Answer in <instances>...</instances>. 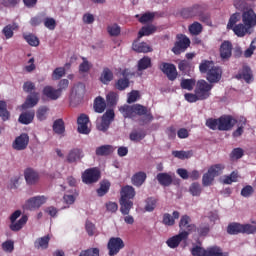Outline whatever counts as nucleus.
I'll return each mask as SVG.
<instances>
[{"label":"nucleus","instance_id":"nucleus-20","mask_svg":"<svg viewBox=\"0 0 256 256\" xmlns=\"http://www.w3.org/2000/svg\"><path fill=\"white\" fill-rule=\"evenodd\" d=\"M24 178L27 185H37L39 183V172L33 170L32 168H27L24 171Z\"/></svg>","mask_w":256,"mask_h":256},{"label":"nucleus","instance_id":"nucleus-57","mask_svg":"<svg viewBox=\"0 0 256 256\" xmlns=\"http://www.w3.org/2000/svg\"><path fill=\"white\" fill-rule=\"evenodd\" d=\"M43 23L44 27H46V29H49V31H55V28L57 27V21L51 17H46L43 20Z\"/></svg>","mask_w":256,"mask_h":256},{"label":"nucleus","instance_id":"nucleus-46","mask_svg":"<svg viewBox=\"0 0 256 256\" xmlns=\"http://www.w3.org/2000/svg\"><path fill=\"white\" fill-rule=\"evenodd\" d=\"M152 66L151 58L149 56H144L138 61V71H145V69H149Z\"/></svg>","mask_w":256,"mask_h":256},{"label":"nucleus","instance_id":"nucleus-56","mask_svg":"<svg viewBox=\"0 0 256 256\" xmlns=\"http://www.w3.org/2000/svg\"><path fill=\"white\" fill-rule=\"evenodd\" d=\"M215 181V178L213 177V175L207 171L206 173H204L203 177H202V185L204 187H211V184Z\"/></svg>","mask_w":256,"mask_h":256},{"label":"nucleus","instance_id":"nucleus-11","mask_svg":"<svg viewBox=\"0 0 256 256\" xmlns=\"http://www.w3.org/2000/svg\"><path fill=\"white\" fill-rule=\"evenodd\" d=\"M115 120V111L113 109L107 110L103 116L101 123L97 125L98 131H107L109 127L111 126V123Z\"/></svg>","mask_w":256,"mask_h":256},{"label":"nucleus","instance_id":"nucleus-61","mask_svg":"<svg viewBox=\"0 0 256 256\" xmlns=\"http://www.w3.org/2000/svg\"><path fill=\"white\" fill-rule=\"evenodd\" d=\"M61 77H65V69L63 67H58V68L54 69V71L52 73V79L54 81H59V79H61Z\"/></svg>","mask_w":256,"mask_h":256},{"label":"nucleus","instance_id":"nucleus-27","mask_svg":"<svg viewBox=\"0 0 256 256\" xmlns=\"http://www.w3.org/2000/svg\"><path fill=\"white\" fill-rule=\"evenodd\" d=\"M33 119H35V110L26 111L20 114L18 121L22 125H29L33 123Z\"/></svg>","mask_w":256,"mask_h":256},{"label":"nucleus","instance_id":"nucleus-38","mask_svg":"<svg viewBox=\"0 0 256 256\" xmlns=\"http://www.w3.org/2000/svg\"><path fill=\"white\" fill-rule=\"evenodd\" d=\"M0 118L2 121H9L11 119V113L7 110V102L0 100Z\"/></svg>","mask_w":256,"mask_h":256},{"label":"nucleus","instance_id":"nucleus-13","mask_svg":"<svg viewBox=\"0 0 256 256\" xmlns=\"http://www.w3.org/2000/svg\"><path fill=\"white\" fill-rule=\"evenodd\" d=\"M242 23L249 27L250 29H255L256 27V13L252 8L246 9L242 13Z\"/></svg>","mask_w":256,"mask_h":256},{"label":"nucleus","instance_id":"nucleus-58","mask_svg":"<svg viewBox=\"0 0 256 256\" xmlns=\"http://www.w3.org/2000/svg\"><path fill=\"white\" fill-rule=\"evenodd\" d=\"M240 19L241 15L239 13L232 14L229 18L227 29H233Z\"/></svg>","mask_w":256,"mask_h":256},{"label":"nucleus","instance_id":"nucleus-16","mask_svg":"<svg viewBox=\"0 0 256 256\" xmlns=\"http://www.w3.org/2000/svg\"><path fill=\"white\" fill-rule=\"evenodd\" d=\"M77 131L81 135H89L91 133V128L89 127V116L87 114H81L77 118Z\"/></svg>","mask_w":256,"mask_h":256},{"label":"nucleus","instance_id":"nucleus-19","mask_svg":"<svg viewBox=\"0 0 256 256\" xmlns=\"http://www.w3.org/2000/svg\"><path fill=\"white\" fill-rule=\"evenodd\" d=\"M235 79H243L245 83L253 82V71L251 70V67L244 65L238 74H236Z\"/></svg>","mask_w":256,"mask_h":256},{"label":"nucleus","instance_id":"nucleus-60","mask_svg":"<svg viewBox=\"0 0 256 256\" xmlns=\"http://www.w3.org/2000/svg\"><path fill=\"white\" fill-rule=\"evenodd\" d=\"M85 94V84L79 82L78 84L74 85L72 88V95H84Z\"/></svg>","mask_w":256,"mask_h":256},{"label":"nucleus","instance_id":"nucleus-52","mask_svg":"<svg viewBox=\"0 0 256 256\" xmlns=\"http://www.w3.org/2000/svg\"><path fill=\"white\" fill-rule=\"evenodd\" d=\"M47 113H49V107L40 106L36 112L38 121H45V119H47Z\"/></svg>","mask_w":256,"mask_h":256},{"label":"nucleus","instance_id":"nucleus-26","mask_svg":"<svg viewBox=\"0 0 256 256\" xmlns=\"http://www.w3.org/2000/svg\"><path fill=\"white\" fill-rule=\"evenodd\" d=\"M44 97L50 99L51 101H57L61 97V92L58 89L53 88L52 86H45L42 90Z\"/></svg>","mask_w":256,"mask_h":256},{"label":"nucleus","instance_id":"nucleus-32","mask_svg":"<svg viewBox=\"0 0 256 256\" xmlns=\"http://www.w3.org/2000/svg\"><path fill=\"white\" fill-rule=\"evenodd\" d=\"M115 151V147L112 145H102L96 148V155L98 157H107L108 155H111Z\"/></svg>","mask_w":256,"mask_h":256},{"label":"nucleus","instance_id":"nucleus-62","mask_svg":"<svg viewBox=\"0 0 256 256\" xmlns=\"http://www.w3.org/2000/svg\"><path fill=\"white\" fill-rule=\"evenodd\" d=\"M145 132L140 131H134L130 133V141H143V139H145Z\"/></svg>","mask_w":256,"mask_h":256},{"label":"nucleus","instance_id":"nucleus-48","mask_svg":"<svg viewBox=\"0 0 256 256\" xmlns=\"http://www.w3.org/2000/svg\"><path fill=\"white\" fill-rule=\"evenodd\" d=\"M111 188V182L103 181L100 183V187L97 189L98 197H104L109 193V189Z\"/></svg>","mask_w":256,"mask_h":256},{"label":"nucleus","instance_id":"nucleus-6","mask_svg":"<svg viewBox=\"0 0 256 256\" xmlns=\"http://www.w3.org/2000/svg\"><path fill=\"white\" fill-rule=\"evenodd\" d=\"M177 39L178 41L175 42L174 47L172 48V52L174 55H181V53H185V51L189 49L191 40L189 37L183 34H178Z\"/></svg>","mask_w":256,"mask_h":256},{"label":"nucleus","instance_id":"nucleus-42","mask_svg":"<svg viewBox=\"0 0 256 256\" xmlns=\"http://www.w3.org/2000/svg\"><path fill=\"white\" fill-rule=\"evenodd\" d=\"M239 179V172L237 171H232L230 175H225L222 183L224 185H232L233 183H237Z\"/></svg>","mask_w":256,"mask_h":256},{"label":"nucleus","instance_id":"nucleus-28","mask_svg":"<svg viewBox=\"0 0 256 256\" xmlns=\"http://www.w3.org/2000/svg\"><path fill=\"white\" fill-rule=\"evenodd\" d=\"M156 179L162 187H169L173 183V176L169 173H158Z\"/></svg>","mask_w":256,"mask_h":256},{"label":"nucleus","instance_id":"nucleus-59","mask_svg":"<svg viewBox=\"0 0 256 256\" xmlns=\"http://www.w3.org/2000/svg\"><path fill=\"white\" fill-rule=\"evenodd\" d=\"M119 99V95L115 92H110L106 96V101L110 107H114V105H117V101Z\"/></svg>","mask_w":256,"mask_h":256},{"label":"nucleus","instance_id":"nucleus-5","mask_svg":"<svg viewBox=\"0 0 256 256\" xmlns=\"http://www.w3.org/2000/svg\"><path fill=\"white\" fill-rule=\"evenodd\" d=\"M20 217H21V210H16L11 214L10 216L11 231H21L22 227H25V225H27V221H29V217H27V215H23L21 218ZM17 219L19 220L17 221Z\"/></svg>","mask_w":256,"mask_h":256},{"label":"nucleus","instance_id":"nucleus-40","mask_svg":"<svg viewBox=\"0 0 256 256\" xmlns=\"http://www.w3.org/2000/svg\"><path fill=\"white\" fill-rule=\"evenodd\" d=\"M173 157H176V159H191L193 157V150L183 151V150H174L172 151Z\"/></svg>","mask_w":256,"mask_h":256},{"label":"nucleus","instance_id":"nucleus-34","mask_svg":"<svg viewBox=\"0 0 256 256\" xmlns=\"http://www.w3.org/2000/svg\"><path fill=\"white\" fill-rule=\"evenodd\" d=\"M113 71L111 69L105 67L100 75L99 80L103 83V85H109L111 81H113Z\"/></svg>","mask_w":256,"mask_h":256},{"label":"nucleus","instance_id":"nucleus-63","mask_svg":"<svg viewBox=\"0 0 256 256\" xmlns=\"http://www.w3.org/2000/svg\"><path fill=\"white\" fill-rule=\"evenodd\" d=\"M79 256H99V248H89L82 250Z\"/></svg>","mask_w":256,"mask_h":256},{"label":"nucleus","instance_id":"nucleus-2","mask_svg":"<svg viewBox=\"0 0 256 256\" xmlns=\"http://www.w3.org/2000/svg\"><path fill=\"white\" fill-rule=\"evenodd\" d=\"M200 73H206V79L213 85V83H219L223 77V69L219 66H214L213 61L203 60L199 65Z\"/></svg>","mask_w":256,"mask_h":256},{"label":"nucleus","instance_id":"nucleus-53","mask_svg":"<svg viewBox=\"0 0 256 256\" xmlns=\"http://www.w3.org/2000/svg\"><path fill=\"white\" fill-rule=\"evenodd\" d=\"M188 29L191 35H200V33L203 32V25L199 22H194L188 27Z\"/></svg>","mask_w":256,"mask_h":256},{"label":"nucleus","instance_id":"nucleus-33","mask_svg":"<svg viewBox=\"0 0 256 256\" xmlns=\"http://www.w3.org/2000/svg\"><path fill=\"white\" fill-rule=\"evenodd\" d=\"M49 241H51V237H49V235L40 237L35 240L34 247L35 249H49Z\"/></svg>","mask_w":256,"mask_h":256},{"label":"nucleus","instance_id":"nucleus-55","mask_svg":"<svg viewBox=\"0 0 256 256\" xmlns=\"http://www.w3.org/2000/svg\"><path fill=\"white\" fill-rule=\"evenodd\" d=\"M205 125L206 127H208V129H211L212 131H219V118H208Z\"/></svg>","mask_w":256,"mask_h":256},{"label":"nucleus","instance_id":"nucleus-41","mask_svg":"<svg viewBox=\"0 0 256 256\" xmlns=\"http://www.w3.org/2000/svg\"><path fill=\"white\" fill-rule=\"evenodd\" d=\"M155 31H157V27H155L154 25L143 26L138 32V38L141 39V37L153 35Z\"/></svg>","mask_w":256,"mask_h":256},{"label":"nucleus","instance_id":"nucleus-7","mask_svg":"<svg viewBox=\"0 0 256 256\" xmlns=\"http://www.w3.org/2000/svg\"><path fill=\"white\" fill-rule=\"evenodd\" d=\"M107 249L109 256H115L121 249H125V242L120 237H111L108 241Z\"/></svg>","mask_w":256,"mask_h":256},{"label":"nucleus","instance_id":"nucleus-17","mask_svg":"<svg viewBox=\"0 0 256 256\" xmlns=\"http://www.w3.org/2000/svg\"><path fill=\"white\" fill-rule=\"evenodd\" d=\"M189 239V234L187 232H179L177 235L172 236L166 241V245L170 247V249H177L179 245H181V241L187 242Z\"/></svg>","mask_w":256,"mask_h":256},{"label":"nucleus","instance_id":"nucleus-15","mask_svg":"<svg viewBox=\"0 0 256 256\" xmlns=\"http://www.w3.org/2000/svg\"><path fill=\"white\" fill-rule=\"evenodd\" d=\"M160 71L166 75L169 81H175L177 79V67L175 64L164 62L159 66Z\"/></svg>","mask_w":256,"mask_h":256},{"label":"nucleus","instance_id":"nucleus-43","mask_svg":"<svg viewBox=\"0 0 256 256\" xmlns=\"http://www.w3.org/2000/svg\"><path fill=\"white\" fill-rule=\"evenodd\" d=\"M195 85H197V81L193 78L182 79L180 83L181 89H185L186 91H193V89L195 88Z\"/></svg>","mask_w":256,"mask_h":256},{"label":"nucleus","instance_id":"nucleus-49","mask_svg":"<svg viewBox=\"0 0 256 256\" xmlns=\"http://www.w3.org/2000/svg\"><path fill=\"white\" fill-rule=\"evenodd\" d=\"M130 85L129 78H120L115 83V88L118 91H125Z\"/></svg>","mask_w":256,"mask_h":256},{"label":"nucleus","instance_id":"nucleus-54","mask_svg":"<svg viewBox=\"0 0 256 256\" xmlns=\"http://www.w3.org/2000/svg\"><path fill=\"white\" fill-rule=\"evenodd\" d=\"M245 155V151L242 148H234L230 153L231 161H237Z\"/></svg>","mask_w":256,"mask_h":256},{"label":"nucleus","instance_id":"nucleus-18","mask_svg":"<svg viewBox=\"0 0 256 256\" xmlns=\"http://www.w3.org/2000/svg\"><path fill=\"white\" fill-rule=\"evenodd\" d=\"M29 145V134L22 133L18 137L15 138L14 142L12 143L13 149L15 151H25Z\"/></svg>","mask_w":256,"mask_h":256},{"label":"nucleus","instance_id":"nucleus-36","mask_svg":"<svg viewBox=\"0 0 256 256\" xmlns=\"http://www.w3.org/2000/svg\"><path fill=\"white\" fill-rule=\"evenodd\" d=\"M204 256H229V253L223 252V249L219 246H211L206 249V255Z\"/></svg>","mask_w":256,"mask_h":256},{"label":"nucleus","instance_id":"nucleus-39","mask_svg":"<svg viewBox=\"0 0 256 256\" xmlns=\"http://www.w3.org/2000/svg\"><path fill=\"white\" fill-rule=\"evenodd\" d=\"M223 171H225V165L223 164H214L208 168V173H211L214 178L223 175Z\"/></svg>","mask_w":256,"mask_h":256},{"label":"nucleus","instance_id":"nucleus-51","mask_svg":"<svg viewBox=\"0 0 256 256\" xmlns=\"http://www.w3.org/2000/svg\"><path fill=\"white\" fill-rule=\"evenodd\" d=\"M16 28H17V25H15V24L6 25L2 30V33L5 36V39H11L14 35V31Z\"/></svg>","mask_w":256,"mask_h":256},{"label":"nucleus","instance_id":"nucleus-47","mask_svg":"<svg viewBox=\"0 0 256 256\" xmlns=\"http://www.w3.org/2000/svg\"><path fill=\"white\" fill-rule=\"evenodd\" d=\"M189 193L193 197H200L201 193H203V188L201 187V184H199L198 182L192 183L189 187Z\"/></svg>","mask_w":256,"mask_h":256},{"label":"nucleus","instance_id":"nucleus-12","mask_svg":"<svg viewBox=\"0 0 256 256\" xmlns=\"http://www.w3.org/2000/svg\"><path fill=\"white\" fill-rule=\"evenodd\" d=\"M238 121L231 115H222L219 117V131H231Z\"/></svg>","mask_w":256,"mask_h":256},{"label":"nucleus","instance_id":"nucleus-14","mask_svg":"<svg viewBox=\"0 0 256 256\" xmlns=\"http://www.w3.org/2000/svg\"><path fill=\"white\" fill-rule=\"evenodd\" d=\"M45 203H47V197L35 196L26 201L25 209L35 211V209H39L42 205H45Z\"/></svg>","mask_w":256,"mask_h":256},{"label":"nucleus","instance_id":"nucleus-37","mask_svg":"<svg viewBox=\"0 0 256 256\" xmlns=\"http://www.w3.org/2000/svg\"><path fill=\"white\" fill-rule=\"evenodd\" d=\"M52 129L56 135H65V122L63 119L55 120Z\"/></svg>","mask_w":256,"mask_h":256},{"label":"nucleus","instance_id":"nucleus-24","mask_svg":"<svg viewBox=\"0 0 256 256\" xmlns=\"http://www.w3.org/2000/svg\"><path fill=\"white\" fill-rule=\"evenodd\" d=\"M39 103V92H32L22 104V109H33Z\"/></svg>","mask_w":256,"mask_h":256},{"label":"nucleus","instance_id":"nucleus-35","mask_svg":"<svg viewBox=\"0 0 256 256\" xmlns=\"http://www.w3.org/2000/svg\"><path fill=\"white\" fill-rule=\"evenodd\" d=\"M107 109V102L101 96H98L94 100V111L96 113H103Z\"/></svg>","mask_w":256,"mask_h":256},{"label":"nucleus","instance_id":"nucleus-4","mask_svg":"<svg viewBox=\"0 0 256 256\" xmlns=\"http://www.w3.org/2000/svg\"><path fill=\"white\" fill-rule=\"evenodd\" d=\"M213 89V84L205 81L204 79L198 80L196 82V87L194 93L198 95L200 101H205L211 97V90Z\"/></svg>","mask_w":256,"mask_h":256},{"label":"nucleus","instance_id":"nucleus-8","mask_svg":"<svg viewBox=\"0 0 256 256\" xmlns=\"http://www.w3.org/2000/svg\"><path fill=\"white\" fill-rule=\"evenodd\" d=\"M99 179H101V171L97 168L86 169L82 174V181L86 185H93V183H97Z\"/></svg>","mask_w":256,"mask_h":256},{"label":"nucleus","instance_id":"nucleus-9","mask_svg":"<svg viewBox=\"0 0 256 256\" xmlns=\"http://www.w3.org/2000/svg\"><path fill=\"white\" fill-rule=\"evenodd\" d=\"M180 233H187L188 237L194 231H197V226L191 223V217L187 214L182 215L179 221Z\"/></svg>","mask_w":256,"mask_h":256},{"label":"nucleus","instance_id":"nucleus-1","mask_svg":"<svg viewBox=\"0 0 256 256\" xmlns=\"http://www.w3.org/2000/svg\"><path fill=\"white\" fill-rule=\"evenodd\" d=\"M119 111L123 115L124 119H135V117H142L140 120L141 125H147V123H151V121L154 119L151 109L141 104H125L119 108Z\"/></svg>","mask_w":256,"mask_h":256},{"label":"nucleus","instance_id":"nucleus-64","mask_svg":"<svg viewBox=\"0 0 256 256\" xmlns=\"http://www.w3.org/2000/svg\"><path fill=\"white\" fill-rule=\"evenodd\" d=\"M207 253V250L204 249L203 247H200V246H194L192 249H191V254L193 256H205Z\"/></svg>","mask_w":256,"mask_h":256},{"label":"nucleus","instance_id":"nucleus-3","mask_svg":"<svg viewBox=\"0 0 256 256\" xmlns=\"http://www.w3.org/2000/svg\"><path fill=\"white\" fill-rule=\"evenodd\" d=\"M120 195V212L122 215H129L131 209H133V201L131 199L135 198V188L126 185L121 188Z\"/></svg>","mask_w":256,"mask_h":256},{"label":"nucleus","instance_id":"nucleus-45","mask_svg":"<svg viewBox=\"0 0 256 256\" xmlns=\"http://www.w3.org/2000/svg\"><path fill=\"white\" fill-rule=\"evenodd\" d=\"M23 39L30 45V47H39V38L34 34H23Z\"/></svg>","mask_w":256,"mask_h":256},{"label":"nucleus","instance_id":"nucleus-22","mask_svg":"<svg viewBox=\"0 0 256 256\" xmlns=\"http://www.w3.org/2000/svg\"><path fill=\"white\" fill-rule=\"evenodd\" d=\"M232 31L237 37H245V35H251L254 29L250 28L245 23H239L232 28Z\"/></svg>","mask_w":256,"mask_h":256},{"label":"nucleus","instance_id":"nucleus-44","mask_svg":"<svg viewBox=\"0 0 256 256\" xmlns=\"http://www.w3.org/2000/svg\"><path fill=\"white\" fill-rule=\"evenodd\" d=\"M227 233H229V235H239V233H243V224H229L227 227Z\"/></svg>","mask_w":256,"mask_h":256},{"label":"nucleus","instance_id":"nucleus-23","mask_svg":"<svg viewBox=\"0 0 256 256\" xmlns=\"http://www.w3.org/2000/svg\"><path fill=\"white\" fill-rule=\"evenodd\" d=\"M84 157L83 149L73 148L69 151L66 160L68 163H77V161H81Z\"/></svg>","mask_w":256,"mask_h":256},{"label":"nucleus","instance_id":"nucleus-50","mask_svg":"<svg viewBox=\"0 0 256 256\" xmlns=\"http://www.w3.org/2000/svg\"><path fill=\"white\" fill-rule=\"evenodd\" d=\"M145 211H147L148 213H151L153 211H155V207H157V199L153 198V197H149L145 200Z\"/></svg>","mask_w":256,"mask_h":256},{"label":"nucleus","instance_id":"nucleus-21","mask_svg":"<svg viewBox=\"0 0 256 256\" xmlns=\"http://www.w3.org/2000/svg\"><path fill=\"white\" fill-rule=\"evenodd\" d=\"M233 55V44L229 41H224L220 46V57L223 61L231 59Z\"/></svg>","mask_w":256,"mask_h":256},{"label":"nucleus","instance_id":"nucleus-10","mask_svg":"<svg viewBox=\"0 0 256 256\" xmlns=\"http://www.w3.org/2000/svg\"><path fill=\"white\" fill-rule=\"evenodd\" d=\"M201 13H205V6L195 4L192 7L182 9L181 16L184 19H191V17H200Z\"/></svg>","mask_w":256,"mask_h":256},{"label":"nucleus","instance_id":"nucleus-29","mask_svg":"<svg viewBox=\"0 0 256 256\" xmlns=\"http://www.w3.org/2000/svg\"><path fill=\"white\" fill-rule=\"evenodd\" d=\"M132 49L136 53H151L153 51V48L149 46L146 42H133Z\"/></svg>","mask_w":256,"mask_h":256},{"label":"nucleus","instance_id":"nucleus-31","mask_svg":"<svg viewBox=\"0 0 256 256\" xmlns=\"http://www.w3.org/2000/svg\"><path fill=\"white\" fill-rule=\"evenodd\" d=\"M178 69L182 75H189L193 71V62L189 60H182L178 63Z\"/></svg>","mask_w":256,"mask_h":256},{"label":"nucleus","instance_id":"nucleus-30","mask_svg":"<svg viewBox=\"0 0 256 256\" xmlns=\"http://www.w3.org/2000/svg\"><path fill=\"white\" fill-rule=\"evenodd\" d=\"M131 181L134 187H141L147 181V173L143 171L137 172L132 176Z\"/></svg>","mask_w":256,"mask_h":256},{"label":"nucleus","instance_id":"nucleus-25","mask_svg":"<svg viewBox=\"0 0 256 256\" xmlns=\"http://www.w3.org/2000/svg\"><path fill=\"white\" fill-rule=\"evenodd\" d=\"M179 217H181V213L179 211H174L172 216L169 213H164L162 216V224L166 227H173V225H175V220L179 219Z\"/></svg>","mask_w":256,"mask_h":256}]
</instances>
